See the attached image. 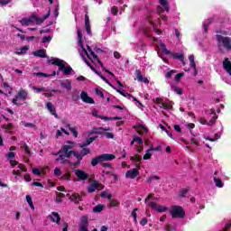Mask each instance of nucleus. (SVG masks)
I'll return each instance as SVG.
<instances>
[{
  "label": "nucleus",
  "instance_id": "obj_1",
  "mask_svg": "<svg viewBox=\"0 0 231 231\" xmlns=\"http://www.w3.org/2000/svg\"><path fill=\"white\" fill-rule=\"evenodd\" d=\"M47 64H52V66H58L59 67L58 71H63V75H71V71H73V69L71 68V66L66 67V61L59 58L49 60L47 61Z\"/></svg>",
  "mask_w": 231,
  "mask_h": 231
},
{
  "label": "nucleus",
  "instance_id": "obj_2",
  "mask_svg": "<svg viewBox=\"0 0 231 231\" xmlns=\"http://www.w3.org/2000/svg\"><path fill=\"white\" fill-rule=\"evenodd\" d=\"M116 156L113 153H104L101 155H98L91 160V165L92 167H97L98 163H102L104 162H113Z\"/></svg>",
  "mask_w": 231,
  "mask_h": 231
},
{
  "label": "nucleus",
  "instance_id": "obj_3",
  "mask_svg": "<svg viewBox=\"0 0 231 231\" xmlns=\"http://www.w3.org/2000/svg\"><path fill=\"white\" fill-rule=\"evenodd\" d=\"M170 214L172 219H183L185 217V209L181 206L174 205L171 206Z\"/></svg>",
  "mask_w": 231,
  "mask_h": 231
},
{
  "label": "nucleus",
  "instance_id": "obj_4",
  "mask_svg": "<svg viewBox=\"0 0 231 231\" xmlns=\"http://www.w3.org/2000/svg\"><path fill=\"white\" fill-rule=\"evenodd\" d=\"M161 48L164 55H171L172 59L180 60L183 66H185V56H183V54L171 52V51L167 50V46L163 42H161Z\"/></svg>",
  "mask_w": 231,
  "mask_h": 231
},
{
  "label": "nucleus",
  "instance_id": "obj_5",
  "mask_svg": "<svg viewBox=\"0 0 231 231\" xmlns=\"http://www.w3.org/2000/svg\"><path fill=\"white\" fill-rule=\"evenodd\" d=\"M97 189L98 190H104V185L98 182V180H93L92 183L88 187V193L93 194Z\"/></svg>",
  "mask_w": 231,
  "mask_h": 231
},
{
  "label": "nucleus",
  "instance_id": "obj_6",
  "mask_svg": "<svg viewBox=\"0 0 231 231\" xmlns=\"http://www.w3.org/2000/svg\"><path fill=\"white\" fill-rule=\"evenodd\" d=\"M217 42H222V44H223L224 48H226V50H231V42H230L229 37H225L221 34H217Z\"/></svg>",
  "mask_w": 231,
  "mask_h": 231
},
{
  "label": "nucleus",
  "instance_id": "obj_7",
  "mask_svg": "<svg viewBox=\"0 0 231 231\" xmlns=\"http://www.w3.org/2000/svg\"><path fill=\"white\" fill-rule=\"evenodd\" d=\"M69 149H73V145H63L61 149L58 152V154H60V152H63L65 154V158H71V154H74L75 151Z\"/></svg>",
  "mask_w": 231,
  "mask_h": 231
},
{
  "label": "nucleus",
  "instance_id": "obj_8",
  "mask_svg": "<svg viewBox=\"0 0 231 231\" xmlns=\"http://www.w3.org/2000/svg\"><path fill=\"white\" fill-rule=\"evenodd\" d=\"M89 226V221L87 216L81 217L79 223V231H89L88 227Z\"/></svg>",
  "mask_w": 231,
  "mask_h": 231
},
{
  "label": "nucleus",
  "instance_id": "obj_9",
  "mask_svg": "<svg viewBox=\"0 0 231 231\" xmlns=\"http://www.w3.org/2000/svg\"><path fill=\"white\" fill-rule=\"evenodd\" d=\"M75 174L79 181H86L89 179V174L82 170H75Z\"/></svg>",
  "mask_w": 231,
  "mask_h": 231
},
{
  "label": "nucleus",
  "instance_id": "obj_10",
  "mask_svg": "<svg viewBox=\"0 0 231 231\" xmlns=\"http://www.w3.org/2000/svg\"><path fill=\"white\" fill-rule=\"evenodd\" d=\"M50 14H51V11L49 10L48 13L42 16V18H40V17H38L37 15L32 14V23H33V21H35V22H36V24H37L38 26L41 25V24H42V23H44V21H46V19H48V17H50Z\"/></svg>",
  "mask_w": 231,
  "mask_h": 231
},
{
  "label": "nucleus",
  "instance_id": "obj_11",
  "mask_svg": "<svg viewBox=\"0 0 231 231\" xmlns=\"http://www.w3.org/2000/svg\"><path fill=\"white\" fill-rule=\"evenodd\" d=\"M140 169L134 168L130 171H127L125 173V178H129L130 180H134L137 176H140Z\"/></svg>",
  "mask_w": 231,
  "mask_h": 231
},
{
  "label": "nucleus",
  "instance_id": "obj_12",
  "mask_svg": "<svg viewBox=\"0 0 231 231\" xmlns=\"http://www.w3.org/2000/svg\"><path fill=\"white\" fill-rule=\"evenodd\" d=\"M80 98H81L82 102H84L85 104H95V99H93V97L88 96V92H86L84 90L81 91Z\"/></svg>",
  "mask_w": 231,
  "mask_h": 231
},
{
  "label": "nucleus",
  "instance_id": "obj_13",
  "mask_svg": "<svg viewBox=\"0 0 231 231\" xmlns=\"http://www.w3.org/2000/svg\"><path fill=\"white\" fill-rule=\"evenodd\" d=\"M148 205L151 207V208L152 210H156V212H159V213L165 212L166 210H169V208L159 206L155 202H150Z\"/></svg>",
  "mask_w": 231,
  "mask_h": 231
},
{
  "label": "nucleus",
  "instance_id": "obj_14",
  "mask_svg": "<svg viewBox=\"0 0 231 231\" xmlns=\"http://www.w3.org/2000/svg\"><path fill=\"white\" fill-rule=\"evenodd\" d=\"M73 156L77 159V162H69V165L71 167H77L78 165H80V162H82V158H84L79 152L74 151Z\"/></svg>",
  "mask_w": 231,
  "mask_h": 231
},
{
  "label": "nucleus",
  "instance_id": "obj_15",
  "mask_svg": "<svg viewBox=\"0 0 231 231\" xmlns=\"http://www.w3.org/2000/svg\"><path fill=\"white\" fill-rule=\"evenodd\" d=\"M134 73H135V77H136L138 82H143L144 84H149V79L142 76V70L135 69Z\"/></svg>",
  "mask_w": 231,
  "mask_h": 231
},
{
  "label": "nucleus",
  "instance_id": "obj_16",
  "mask_svg": "<svg viewBox=\"0 0 231 231\" xmlns=\"http://www.w3.org/2000/svg\"><path fill=\"white\" fill-rule=\"evenodd\" d=\"M49 219L52 221V223H56V225H60V215L57 212H51V215H49Z\"/></svg>",
  "mask_w": 231,
  "mask_h": 231
},
{
  "label": "nucleus",
  "instance_id": "obj_17",
  "mask_svg": "<svg viewBox=\"0 0 231 231\" xmlns=\"http://www.w3.org/2000/svg\"><path fill=\"white\" fill-rule=\"evenodd\" d=\"M216 120H217V116H214L209 121L205 118H200L199 123L202 124V125H215Z\"/></svg>",
  "mask_w": 231,
  "mask_h": 231
},
{
  "label": "nucleus",
  "instance_id": "obj_18",
  "mask_svg": "<svg viewBox=\"0 0 231 231\" xmlns=\"http://www.w3.org/2000/svg\"><path fill=\"white\" fill-rule=\"evenodd\" d=\"M223 69L231 77V61L228 58H226L223 61Z\"/></svg>",
  "mask_w": 231,
  "mask_h": 231
},
{
  "label": "nucleus",
  "instance_id": "obj_19",
  "mask_svg": "<svg viewBox=\"0 0 231 231\" xmlns=\"http://www.w3.org/2000/svg\"><path fill=\"white\" fill-rule=\"evenodd\" d=\"M106 131H111V128L95 127L92 129V134H106Z\"/></svg>",
  "mask_w": 231,
  "mask_h": 231
},
{
  "label": "nucleus",
  "instance_id": "obj_20",
  "mask_svg": "<svg viewBox=\"0 0 231 231\" xmlns=\"http://www.w3.org/2000/svg\"><path fill=\"white\" fill-rule=\"evenodd\" d=\"M46 107L48 111H50L51 115L55 116V118H59V115L57 114V110H55V106H53V104L51 102H48L46 104Z\"/></svg>",
  "mask_w": 231,
  "mask_h": 231
},
{
  "label": "nucleus",
  "instance_id": "obj_21",
  "mask_svg": "<svg viewBox=\"0 0 231 231\" xmlns=\"http://www.w3.org/2000/svg\"><path fill=\"white\" fill-rule=\"evenodd\" d=\"M131 162H134V163H138L135 165L136 169H141L140 163H142V156L135 154L134 156L130 157Z\"/></svg>",
  "mask_w": 231,
  "mask_h": 231
},
{
  "label": "nucleus",
  "instance_id": "obj_22",
  "mask_svg": "<svg viewBox=\"0 0 231 231\" xmlns=\"http://www.w3.org/2000/svg\"><path fill=\"white\" fill-rule=\"evenodd\" d=\"M16 98H18L19 100H26V98H28V91L21 88L18 91V94L16 96Z\"/></svg>",
  "mask_w": 231,
  "mask_h": 231
},
{
  "label": "nucleus",
  "instance_id": "obj_23",
  "mask_svg": "<svg viewBox=\"0 0 231 231\" xmlns=\"http://www.w3.org/2000/svg\"><path fill=\"white\" fill-rule=\"evenodd\" d=\"M19 23L22 26H30V24L33 23L32 16L31 15L29 18H23Z\"/></svg>",
  "mask_w": 231,
  "mask_h": 231
},
{
  "label": "nucleus",
  "instance_id": "obj_24",
  "mask_svg": "<svg viewBox=\"0 0 231 231\" xmlns=\"http://www.w3.org/2000/svg\"><path fill=\"white\" fill-rule=\"evenodd\" d=\"M33 55L34 57H39V59H46V57H48V55H46V50L44 49L34 51Z\"/></svg>",
  "mask_w": 231,
  "mask_h": 231
},
{
  "label": "nucleus",
  "instance_id": "obj_25",
  "mask_svg": "<svg viewBox=\"0 0 231 231\" xmlns=\"http://www.w3.org/2000/svg\"><path fill=\"white\" fill-rule=\"evenodd\" d=\"M69 199H70V201H74V203L79 205V203H80V201H82V197L79 193H73L69 197Z\"/></svg>",
  "mask_w": 231,
  "mask_h": 231
},
{
  "label": "nucleus",
  "instance_id": "obj_26",
  "mask_svg": "<svg viewBox=\"0 0 231 231\" xmlns=\"http://www.w3.org/2000/svg\"><path fill=\"white\" fill-rule=\"evenodd\" d=\"M71 98L73 102L80 100V92L79 90H74L72 92Z\"/></svg>",
  "mask_w": 231,
  "mask_h": 231
},
{
  "label": "nucleus",
  "instance_id": "obj_27",
  "mask_svg": "<svg viewBox=\"0 0 231 231\" xmlns=\"http://www.w3.org/2000/svg\"><path fill=\"white\" fill-rule=\"evenodd\" d=\"M213 181L215 182L216 187H217L218 189H223L224 184H223V180H221V179L214 177Z\"/></svg>",
  "mask_w": 231,
  "mask_h": 231
},
{
  "label": "nucleus",
  "instance_id": "obj_28",
  "mask_svg": "<svg viewBox=\"0 0 231 231\" xmlns=\"http://www.w3.org/2000/svg\"><path fill=\"white\" fill-rule=\"evenodd\" d=\"M160 180H162V178L160 176H158V175H152V176H150L147 179L146 183L151 184V183H152V181Z\"/></svg>",
  "mask_w": 231,
  "mask_h": 231
},
{
  "label": "nucleus",
  "instance_id": "obj_29",
  "mask_svg": "<svg viewBox=\"0 0 231 231\" xmlns=\"http://www.w3.org/2000/svg\"><path fill=\"white\" fill-rule=\"evenodd\" d=\"M25 199L32 210H35V206H33V200L32 199V197L30 195H26Z\"/></svg>",
  "mask_w": 231,
  "mask_h": 231
},
{
  "label": "nucleus",
  "instance_id": "obj_30",
  "mask_svg": "<svg viewBox=\"0 0 231 231\" xmlns=\"http://www.w3.org/2000/svg\"><path fill=\"white\" fill-rule=\"evenodd\" d=\"M102 210H104V205H102V204L97 205L93 208L94 214H100V212H102Z\"/></svg>",
  "mask_w": 231,
  "mask_h": 231
},
{
  "label": "nucleus",
  "instance_id": "obj_31",
  "mask_svg": "<svg viewBox=\"0 0 231 231\" xmlns=\"http://www.w3.org/2000/svg\"><path fill=\"white\" fill-rule=\"evenodd\" d=\"M115 207H120V202H118V200H115V199L110 200V203L107 205V208H113Z\"/></svg>",
  "mask_w": 231,
  "mask_h": 231
},
{
  "label": "nucleus",
  "instance_id": "obj_32",
  "mask_svg": "<svg viewBox=\"0 0 231 231\" xmlns=\"http://www.w3.org/2000/svg\"><path fill=\"white\" fill-rule=\"evenodd\" d=\"M61 88L64 89H68V91L71 90V82L67 81V82H61L60 83Z\"/></svg>",
  "mask_w": 231,
  "mask_h": 231
},
{
  "label": "nucleus",
  "instance_id": "obj_33",
  "mask_svg": "<svg viewBox=\"0 0 231 231\" xmlns=\"http://www.w3.org/2000/svg\"><path fill=\"white\" fill-rule=\"evenodd\" d=\"M160 4L164 7L166 12H170L171 8L169 7V3L167 0H160Z\"/></svg>",
  "mask_w": 231,
  "mask_h": 231
},
{
  "label": "nucleus",
  "instance_id": "obj_34",
  "mask_svg": "<svg viewBox=\"0 0 231 231\" xmlns=\"http://www.w3.org/2000/svg\"><path fill=\"white\" fill-rule=\"evenodd\" d=\"M208 21V22L207 23L203 24L205 33H208V26H210V24H212V21H214V19L210 18Z\"/></svg>",
  "mask_w": 231,
  "mask_h": 231
},
{
  "label": "nucleus",
  "instance_id": "obj_35",
  "mask_svg": "<svg viewBox=\"0 0 231 231\" xmlns=\"http://www.w3.org/2000/svg\"><path fill=\"white\" fill-rule=\"evenodd\" d=\"M91 153V151L88 148H83L81 151H80V155L81 157L84 158V156H88V154H90Z\"/></svg>",
  "mask_w": 231,
  "mask_h": 231
},
{
  "label": "nucleus",
  "instance_id": "obj_36",
  "mask_svg": "<svg viewBox=\"0 0 231 231\" xmlns=\"http://www.w3.org/2000/svg\"><path fill=\"white\" fill-rule=\"evenodd\" d=\"M189 66H191V68L196 69V61L194 60V55H190L189 57Z\"/></svg>",
  "mask_w": 231,
  "mask_h": 231
},
{
  "label": "nucleus",
  "instance_id": "obj_37",
  "mask_svg": "<svg viewBox=\"0 0 231 231\" xmlns=\"http://www.w3.org/2000/svg\"><path fill=\"white\" fill-rule=\"evenodd\" d=\"M189 193V189H182L179 194V198H185Z\"/></svg>",
  "mask_w": 231,
  "mask_h": 231
},
{
  "label": "nucleus",
  "instance_id": "obj_38",
  "mask_svg": "<svg viewBox=\"0 0 231 231\" xmlns=\"http://www.w3.org/2000/svg\"><path fill=\"white\" fill-rule=\"evenodd\" d=\"M61 180H67V181H71V173L67 171L64 175L61 176Z\"/></svg>",
  "mask_w": 231,
  "mask_h": 231
},
{
  "label": "nucleus",
  "instance_id": "obj_39",
  "mask_svg": "<svg viewBox=\"0 0 231 231\" xmlns=\"http://www.w3.org/2000/svg\"><path fill=\"white\" fill-rule=\"evenodd\" d=\"M101 79L102 80H104V82H106V84H108L112 89H116V88H115V86H113V84L109 82V79L107 78L101 76Z\"/></svg>",
  "mask_w": 231,
  "mask_h": 231
},
{
  "label": "nucleus",
  "instance_id": "obj_40",
  "mask_svg": "<svg viewBox=\"0 0 231 231\" xmlns=\"http://www.w3.org/2000/svg\"><path fill=\"white\" fill-rule=\"evenodd\" d=\"M171 89L177 93V95H183V89L178 87H171Z\"/></svg>",
  "mask_w": 231,
  "mask_h": 231
},
{
  "label": "nucleus",
  "instance_id": "obj_41",
  "mask_svg": "<svg viewBox=\"0 0 231 231\" xmlns=\"http://www.w3.org/2000/svg\"><path fill=\"white\" fill-rule=\"evenodd\" d=\"M29 50L28 46H23L20 49V51H16V55H21L23 53H26V51Z\"/></svg>",
  "mask_w": 231,
  "mask_h": 231
},
{
  "label": "nucleus",
  "instance_id": "obj_42",
  "mask_svg": "<svg viewBox=\"0 0 231 231\" xmlns=\"http://www.w3.org/2000/svg\"><path fill=\"white\" fill-rule=\"evenodd\" d=\"M134 142L138 143V145H143V140L141 137H138V136L134 137Z\"/></svg>",
  "mask_w": 231,
  "mask_h": 231
},
{
  "label": "nucleus",
  "instance_id": "obj_43",
  "mask_svg": "<svg viewBox=\"0 0 231 231\" xmlns=\"http://www.w3.org/2000/svg\"><path fill=\"white\" fill-rule=\"evenodd\" d=\"M34 77H44V78H48V77H51L50 74H46L44 72H36V73H33Z\"/></svg>",
  "mask_w": 231,
  "mask_h": 231
},
{
  "label": "nucleus",
  "instance_id": "obj_44",
  "mask_svg": "<svg viewBox=\"0 0 231 231\" xmlns=\"http://www.w3.org/2000/svg\"><path fill=\"white\" fill-rule=\"evenodd\" d=\"M182 77H185V73L183 72H180V73H178L176 76H175V81L176 82H180L181 80V78Z\"/></svg>",
  "mask_w": 231,
  "mask_h": 231
},
{
  "label": "nucleus",
  "instance_id": "obj_45",
  "mask_svg": "<svg viewBox=\"0 0 231 231\" xmlns=\"http://www.w3.org/2000/svg\"><path fill=\"white\" fill-rule=\"evenodd\" d=\"M23 149L26 154H28L29 156L32 155V151H30V148L28 147V144L26 143H23Z\"/></svg>",
  "mask_w": 231,
  "mask_h": 231
},
{
  "label": "nucleus",
  "instance_id": "obj_46",
  "mask_svg": "<svg viewBox=\"0 0 231 231\" xmlns=\"http://www.w3.org/2000/svg\"><path fill=\"white\" fill-rule=\"evenodd\" d=\"M85 30H86L88 35H91V24L90 23H85Z\"/></svg>",
  "mask_w": 231,
  "mask_h": 231
},
{
  "label": "nucleus",
  "instance_id": "obj_47",
  "mask_svg": "<svg viewBox=\"0 0 231 231\" xmlns=\"http://www.w3.org/2000/svg\"><path fill=\"white\" fill-rule=\"evenodd\" d=\"M164 230L165 231H174V230H176V226H171V225L168 224V225L165 226Z\"/></svg>",
  "mask_w": 231,
  "mask_h": 231
},
{
  "label": "nucleus",
  "instance_id": "obj_48",
  "mask_svg": "<svg viewBox=\"0 0 231 231\" xmlns=\"http://www.w3.org/2000/svg\"><path fill=\"white\" fill-rule=\"evenodd\" d=\"M54 176L56 177L62 176V171H60V168L54 169Z\"/></svg>",
  "mask_w": 231,
  "mask_h": 231
},
{
  "label": "nucleus",
  "instance_id": "obj_49",
  "mask_svg": "<svg viewBox=\"0 0 231 231\" xmlns=\"http://www.w3.org/2000/svg\"><path fill=\"white\" fill-rule=\"evenodd\" d=\"M14 158H15V153L14 152H9L6 154V159L7 160H14Z\"/></svg>",
  "mask_w": 231,
  "mask_h": 231
},
{
  "label": "nucleus",
  "instance_id": "obj_50",
  "mask_svg": "<svg viewBox=\"0 0 231 231\" xmlns=\"http://www.w3.org/2000/svg\"><path fill=\"white\" fill-rule=\"evenodd\" d=\"M104 136H106V138L113 140V138H115V134L113 133H109V132H105Z\"/></svg>",
  "mask_w": 231,
  "mask_h": 231
},
{
  "label": "nucleus",
  "instance_id": "obj_51",
  "mask_svg": "<svg viewBox=\"0 0 231 231\" xmlns=\"http://www.w3.org/2000/svg\"><path fill=\"white\" fill-rule=\"evenodd\" d=\"M70 133H72L74 138H79V131H77V128H70Z\"/></svg>",
  "mask_w": 231,
  "mask_h": 231
},
{
  "label": "nucleus",
  "instance_id": "obj_52",
  "mask_svg": "<svg viewBox=\"0 0 231 231\" xmlns=\"http://www.w3.org/2000/svg\"><path fill=\"white\" fill-rule=\"evenodd\" d=\"M87 49H88V51H89V53L93 57V59H97V54H95V51H93V49H91L89 45L87 46Z\"/></svg>",
  "mask_w": 231,
  "mask_h": 231
},
{
  "label": "nucleus",
  "instance_id": "obj_53",
  "mask_svg": "<svg viewBox=\"0 0 231 231\" xmlns=\"http://www.w3.org/2000/svg\"><path fill=\"white\" fill-rule=\"evenodd\" d=\"M97 138H98V136H93V137L87 139V141H86L87 144L90 145V143H93V142L95 140H97Z\"/></svg>",
  "mask_w": 231,
  "mask_h": 231
},
{
  "label": "nucleus",
  "instance_id": "obj_54",
  "mask_svg": "<svg viewBox=\"0 0 231 231\" xmlns=\"http://www.w3.org/2000/svg\"><path fill=\"white\" fill-rule=\"evenodd\" d=\"M147 223H149V219H147V217H143L140 221L141 226H145V225H147Z\"/></svg>",
  "mask_w": 231,
  "mask_h": 231
},
{
  "label": "nucleus",
  "instance_id": "obj_55",
  "mask_svg": "<svg viewBox=\"0 0 231 231\" xmlns=\"http://www.w3.org/2000/svg\"><path fill=\"white\" fill-rule=\"evenodd\" d=\"M51 42V36H44L43 38H42V42L44 44V43H46V42Z\"/></svg>",
  "mask_w": 231,
  "mask_h": 231
},
{
  "label": "nucleus",
  "instance_id": "obj_56",
  "mask_svg": "<svg viewBox=\"0 0 231 231\" xmlns=\"http://www.w3.org/2000/svg\"><path fill=\"white\" fill-rule=\"evenodd\" d=\"M57 154H59V158L56 159V162L62 161V160L66 159V155L64 154V152H60V153H57Z\"/></svg>",
  "mask_w": 231,
  "mask_h": 231
},
{
  "label": "nucleus",
  "instance_id": "obj_57",
  "mask_svg": "<svg viewBox=\"0 0 231 231\" xmlns=\"http://www.w3.org/2000/svg\"><path fill=\"white\" fill-rule=\"evenodd\" d=\"M78 39H79V42L82 46V32L79 29L78 30Z\"/></svg>",
  "mask_w": 231,
  "mask_h": 231
},
{
  "label": "nucleus",
  "instance_id": "obj_58",
  "mask_svg": "<svg viewBox=\"0 0 231 231\" xmlns=\"http://www.w3.org/2000/svg\"><path fill=\"white\" fill-rule=\"evenodd\" d=\"M152 154L149 152H146V153L143 156V160H151Z\"/></svg>",
  "mask_w": 231,
  "mask_h": 231
},
{
  "label": "nucleus",
  "instance_id": "obj_59",
  "mask_svg": "<svg viewBox=\"0 0 231 231\" xmlns=\"http://www.w3.org/2000/svg\"><path fill=\"white\" fill-rule=\"evenodd\" d=\"M32 174H34V176H41V170H39V168H33Z\"/></svg>",
  "mask_w": 231,
  "mask_h": 231
},
{
  "label": "nucleus",
  "instance_id": "obj_60",
  "mask_svg": "<svg viewBox=\"0 0 231 231\" xmlns=\"http://www.w3.org/2000/svg\"><path fill=\"white\" fill-rule=\"evenodd\" d=\"M161 107H162L163 109H172V106L165 103H161Z\"/></svg>",
  "mask_w": 231,
  "mask_h": 231
},
{
  "label": "nucleus",
  "instance_id": "obj_61",
  "mask_svg": "<svg viewBox=\"0 0 231 231\" xmlns=\"http://www.w3.org/2000/svg\"><path fill=\"white\" fill-rule=\"evenodd\" d=\"M163 12H165V10H163V7H162L161 5L157 6V14L158 15H163Z\"/></svg>",
  "mask_w": 231,
  "mask_h": 231
},
{
  "label": "nucleus",
  "instance_id": "obj_62",
  "mask_svg": "<svg viewBox=\"0 0 231 231\" xmlns=\"http://www.w3.org/2000/svg\"><path fill=\"white\" fill-rule=\"evenodd\" d=\"M111 14H113V15H118V7L113 6L111 8Z\"/></svg>",
  "mask_w": 231,
  "mask_h": 231
},
{
  "label": "nucleus",
  "instance_id": "obj_63",
  "mask_svg": "<svg viewBox=\"0 0 231 231\" xmlns=\"http://www.w3.org/2000/svg\"><path fill=\"white\" fill-rule=\"evenodd\" d=\"M34 91H37V93H42L44 91H46L45 88H37V87H33Z\"/></svg>",
  "mask_w": 231,
  "mask_h": 231
},
{
  "label": "nucleus",
  "instance_id": "obj_64",
  "mask_svg": "<svg viewBox=\"0 0 231 231\" xmlns=\"http://www.w3.org/2000/svg\"><path fill=\"white\" fill-rule=\"evenodd\" d=\"M24 127H31L32 129H37V126L32 123H24Z\"/></svg>",
  "mask_w": 231,
  "mask_h": 231
}]
</instances>
